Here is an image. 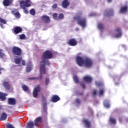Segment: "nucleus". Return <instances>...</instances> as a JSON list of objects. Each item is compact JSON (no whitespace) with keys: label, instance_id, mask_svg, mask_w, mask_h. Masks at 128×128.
<instances>
[{"label":"nucleus","instance_id":"nucleus-1","mask_svg":"<svg viewBox=\"0 0 128 128\" xmlns=\"http://www.w3.org/2000/svg\"><path fill=\"white\" fill-rule=\"evenodd\" d=\"M52 56H54V54H52V52L47 50L44 52L42 55V60L40 62V76L39 78L32 77L28 78V80H42V74H46V66H50V61L48 60L52 58Z\"/></svg>","mask_w":128,"mask_h":128},{"label":"nucleus","instance_id":"nucleus-2","mask_svg":"<svg viewBox=\"0 0 128 128\" xmlns=\"http://www.w3.org/2000/svg\"><path fill=\"white\" fill-rule=\"evenodd\" d=\"M77 64L79 66H82L83 64H84L87 68H90L92 66V60L90 58H87L85 60L82 58L80 56H78L76 58Z\"/></svg>","mask_w":128,"mask_h":128},{"label":"nucleus","instance_id":"nucleus-3","mask_svg":"<svg viewBox=\"0 0 128 128\" xmlns=\"http://www.w3.org/2000/svg\"><path fill=\"white\" fill-rule=\"evenodd\" d=\"M20 6L24 10V14H28V11L26 8H30L32 6L30 0H21L20 2Z\"/></svg>","mask_w":128,"mask_h":128},{"label":"nucleus","instance_id":"nucleus-4","mask_svg":"<svg viewBox=\"0 0 128 128\" xmlns=\"http://www.w3.org/2000/svg\"><path fill=\"white\" fill-rule=\"evenodd\" d=\"M22 52V49L18 47L14 46L12 48V54L14 56H20Z\"/></svg>","mask_w":128,"mask_h":128},{"label":"nucleus","instance_id":"nucleus-5","mask_svg":"<svg viewBox=\"0 0 128 128\" xmlns=\"http://www.w3.org/2000/svg\"><path fill=\"white\" fill-rule=\"evenodd\" d=\"M80 17L77 16L76 17H74V20H78V24H80V26L82 28H86V19H80Z\"/></svg>","mask_w":128,"mask_h":128},{"label":"nucleus","instance_id":"nucleus-6","mask_svg":"<svg viewBox=\"0 0 128 128\" xmlns=\"http://www.w3.org/2000/svg\"><path fill=\"white\" fill-rule=\"evenodd\" d=\"M42 100L43 102V112L46 116H48V105L46 104V98L44 96H42Z\"/></svg>","mask_w":128,"mask_h":128},{"label":"nucleus","instance_id":"nucleus-7","mask_svg":"<svg viewBox=\"0 0 128 128\" xmlns=\"http://www.w3.org/2000/svg\"><path fill=\"white\" fill-rule=\"evenodd\" d=\"M40 92V85L38 84L33 90L32 94L34 98H38V92Z\"/></svg>","mask_w":128,"mask_h":128},{"label":"nucleus","instance_id":"nucleus-8","mask_svg":"<svg viewBox=\"0 0 128 128\" xmlns=\"http://www.w3.org/2000/svg\"><path fill=\"white\" fill-rule=\"evenodd\" d=\"M12 32L14 34H20V32H22V28L20 26H16L12 29Z\"/></svg>","mask_w":128,"mask_h":128},{"label":"nucleus","instance_id":"nucleus-9","mask_svg":"<svg viewBox=\"0 0 128 128\" xmlns=\"http://www.w3.org/2000/svg\"><path fill=\"white\" fill-rule=\"evenodd\" d=\"M40 18L44 22V24H50V18L48 16H42Z\"/></svg>","mask_w":128,"mask_h":128},{"label":"nucleus","instance_id":"nucleus-10","mask_svg":"<svg viewBox=\"0 0 128 128\" xmlns=\"http://www.w3.org/2000/svg\"><path fill=\"white\" fill-rule=\"evenodd\" d=\"M34 126H38V124L42 122V116H38L34 120Z\"/></svg>","mask_w":128,"mask_h":128},{"label":"nucleus","instance_id":"nucleus-11","mask_svg":"<svg viewBox=\"0 0 128 128\" xmlns=\"http://www.w3.org/2000/svg\"><path fill=\"white\" fill-rule=\"evenodd\" d=\"M16 104V99L14 98H8V104H10L11 106H14Z\"/></svg>","mask_w":128,"mask_h":128},{"label":"nucleus","instance_id":"nucleus-12","mask_svg":"<svg viewBox=\"0 0 128 128\" xmlns=\"http://www.w3.org/2000/svg\"><path fill=\"white\" fill-rule=\"evenodd\" d=\"M60 98V96L58 95H54L51 99V100L52 102H58Z\"/></svg>","mask_w":128,"mask_h":128},{"label":"nucleus","instance_id":"nucleus-13","mask_svg":"<svg viewBox=\"0 0 128 128\" xmlns=\"http://www.w3.org/2000/svg\"><path fill=\"white\" fill-rule=\"evenodd\" d=\"M11 4H12V0H4L3 1L4 6H10Z\"/></svg>","mask_w":128,"mask_h":128},{"label":"nucleus","instance_id":"nucleus-14","mask_svg":"<svg viewBox=\"0 0 128 128\" xmlns=\"http://www.w3.org/2000/svg\"><path fill=\"white\" fill-rule=\"evenodd\" d=\"M3 86L6 90H10V83L8 82H3Z\"/></svg>","mask_w":128,"mask_h":128},{"label":"nucleus","instance_id":"nucleus-15","mask_svg":"<svg viewBox=\"0 0 128 128\" xmlns=\"http://www.w3.org/2000/svg\"><path fill=\"white\" fill-rule=\"evenodd\" d=\"M116 38H120L122 36V30H120V28H117L116 31Z\"/></svg>","mask_w":128,"mask_h":128},{"label":"nucleus","instance_id":"nucleus-16","mask_svg":"<svg viewBox=\"0 0 128 128\" xmlns=\"http://www.w3.org/2000/svg\"><path fill=\"white\" fill-rule=\"evenodd\" d=\"M78 42L75 39H71L68 42V44L70 46H76Z\"/></svg>","mask_w":128,"mask_h":128},{"label":"nucleus","instance_id":"nucleus-17","mask_svg":"<svg viewBox=\"0 0 128 128\" xmlns=\"http://www.w3.org/2000/svg\"><path fill=\"white\" fill-rule=\"evenodd\" d=\"M22 60V56H19L14 58V62L16 64H20Z\"/></svg>","mask_w":128,"mask_h":128},{"label":"nucleus","instance_id":"nucleus-18","mask_svg":"<svg viewBox=\"0 0 128 128\" xmlns=\"http://www.w3.org/2000/svg\"><path fill=\"white\" fill-rule=\"evenodd\" d=\"M6 96H8V94L0 92V100L2 102L6 100Z\"/></svg>","mask_w":128,"mask_h":128},{"label":"nucleus","instance_id":"nucleus-19","mask_svg":"<svg viewBox=\"0 0 128 128\" xmlns=\"http://www.w3.org/2000/svg\"><path fill=\"white\" fill-rule=\"evenodd\" d=\"M6 118H8V114H6V113L3 112L0 116V120H6Z\"/></svg>","mask_w":128,"mask_h":128},{"label":"nucleus","instance_id":"nucleus-20","mask_svg":"<svg viewBox=\"0 0 128 128\" xmlns=\"http://www.w3.org/2000/svg\"><path fill=\"white\" fill-rule=\"evenodd\" d=\"M84 80L86 82H90L92 80V77L90 76H86L84 78Z\"/></svg>","mask_w":128,"mask_h":128},{"label":"nucleus","instance_id":"nucleus-21","mask_svg":"<svg viewBox=\"0 0 128 128\" xmlns=\"http://www.w3.org/2000/svg\"><path fill=\"white\" fill-rule=\"evenodd\" d=\"M84 122L85 123L86 126L87 128H90V122L88 121V120L86 119H84L83 120Z\"/></svg>","mask_w":128,"mask_h":128},{"label":"nucleus","instance_id":"nucleus-22","mask_svg":"<svg viewBox=\"0 0 128 128\" xmlns=\"http://www.w3.org/2000/svg\"><path fill=\"white\" fill-rule=\"evenodd\" d=\"M34 123L33 122L30 121L27 124L26 128H34Z\"/></svg>","mask_w":128,"mask_h":128},{"label":"nucleus","instance_id":"nucleus-23","mask_svg":"<svg viewBox=\"0 0 128 128\" xmlns=\"http://www.w3.org/2000/svg\"><path fill=\"white\" fill-rule=\"evenodd\" d=\"M126 10H128V6H125L121 8L120 12H121V14H124Z\"/></svg>","mask_w":128,"mask_h":128},{"label":"nucleus","instance_id":"nucleus-24","mask_svg":"<svg viewBox=\"0 0 128 128\" xmlns=\"http://www.w3.org/2000/svg\"><path fill=\"white\" fill-rule=\"evenodd\" d=\"M3 50L2 49H0V58H4L6 57V54L2 52Z\"/></svg>","mask_w":128,"mask_h":128},{"label":"nucleus","instance_id":"nucleus-25","mask_svg":"<svg viewBox=\"0 0 128 128\" xmlns=\"http://www.w3.org/2000/svg\"><path fill=\"white\" fill-rule=\"evenodd\" d=\"M104 106L105 108H110V104L108 103V100H106L104 102Z\"/></svg>","mask_w":128,"mask_h":128},{"label":"nucleus","instance_id":"nucleus-26","mask_svg":"<svg viewBox=\"0 0 128 128\" xmlns=\"http://www.w3.org/2000/svg\"><path fill=\"white\" fill-rule=\"evenodd\" d=\"M73 80L76 84L78 83V78L76 76H74Z\"/></svg>","mask_w":128,"mask_h":128},{"label":"nucleus","instance_id":"nucleus-27","mask_svg":"<svg viewBox=\"0 0 128 128\" xmlns=\"http://www.w3.org/2000/svg\"><path fill=\"white\" fill-rule=\"evenodd\" d=\"M22 88L24 92H28V87L26 85H22Z\"/></svg>","mask_w":128,"mask_h":128},{"label":"nucleus","instance_id":"nucleus-28","mask_svg":"<svg viewBox=\"0 0 128 128\" xmlns=\"http://www.w3.org/2000/svg\"><path fill=\"white\" fill-rule=\"evenodd\" d=\"M70 6V2L68 0H64V8H66Z\"/></svg>","mask_w":128,"mask_h":128},{"label":"nucleus","instance_id":"nucleus-29","mask_svg":"<svg viewBox=\"0 0 128 128\" xmlns=\"http://www.w3.org/2000/svg\"><path fill=\"white\" fill-rule=\"evenodd\" d=\"M104 24H102L100 23L98 24V28L99 30H104Z\"/></svg>","mask_w":128,"mask_h":128},{"label":"nucleus","instance_id":"nucleus-30","mask_svg":"<svg viewBox=\"0 0 128 128\" xmlns=\"http://www.w3.org/2000/svg\"><path fill=\"white\" fill-rule=\"evenodd\" d=\"M0 23L6 24V21L4 19L2 18V17L0 16Z\"/></svg>","mask_w":128,"mask_h":128},{"label":"nucleus","instance_id":"nucleus-31","mask_svg":"<svg viewBox=\"0 0 128 128\" xmlns=\"http://www.w3.org/2000/svg\"><path fill=\"white\" fill-rule=\"evenodd\" d=\"M53 18H54V20H58V14L54 13L53 14Z\"/></svg>","mask_w":128,"mask_h":128},{"label":"nucleus","instance_id":"nucleus-32","mask_svg":"<svg viewBox=\"0 0 128 128\" xmlns=\"http://www.w3.org/2000/svg\"><path fill=\"white\" fill-rule=\"evenodd\" d=\"M14 16L16 18H20V12H17L16 13H14Z\"/></svg>","mask_w":128,"mask_h":128},{"label":"nucleus","instance_id":"nucleus-33","mask_svg":"<svg viewBox=\"0 0 128 128\" xmlns=\"http://www.w3.org/2000/svg\"><path fill=\"white\" fill-rule=\"evenodd\" d=\"M64 14H60L58 16V20H60L64 19Z\"/></svg>","mask_w":128,"mask_h":128},{"label":"nucleus","instance_id":"nucleus-34","mask_svg":"<svg viewBox=\"0 0 128 128\" xmlns=\"http://www.w3.org/2000/svg\"><path fill=\"white\" fill-rule=\"evenodd\" d=\"M30 14L32 16H34V14H36V11L34 10V9H31L30 10Z\"/></svg>","mask_w":128,"mask_h":128},{"label":"nucleus","instance_id":"nucleus-35","mask_svg":"<svg viewBox=\"0 0 128 128\" xmlns=\"http://www.w3.org/2000/svg\"><path fill=\"white\" fill-rule=\"evenodd\" d=\"M20 40H24L26 38V35L24 34H22L20 36Z\"/></svg>","mask_w":128,"mask_h":128},{"label":"nucleus","instance_id":"nucleus-36","mask_svg":"<svg viewBox=\"0 0 128 128\" xmlns=\"http://www.w3.org/2000/svg\"><path fill=\"white\" fill-rule=\"evenodd\" d=\"M110 122H111L112 124H116V119L110 118Z\"/></svg>","mask_w":128,"mask_h":128},{"label":"nucleus","instance_id":"nucleus-37","mask_svg":"<svg viewBox=\"0 0 128 128\" xmlns=\"http://www.w3.org/2000/svg\"><path fill=\"white\" fill-rule=\"evenodd\" d=\"M45 84L46 86L48 85V84H50V79L48 78H46L45 80Z\"/></svg>","mask_w":128,"mask_h":128},{"label":"nucleus","instance_id":"nucleus-38","mask_svg":"<svg viewBox=\"0 0 128 128\" xmlns=\"http://www.w3.org/2000/svg\"><path fill=\"white\" fill-rule=\"evenodd\" d=\"M32 70V67H30V66L26 67V70L27 72H30Z\"/></svg>","mask_w":128,"mask_h":128},{"label":"nucleus","instance_id":"nucleus-39","mask_svg":"<svg viewBox=\"0 0 128 128\" xmlns=\"http://www.w3.org/2000/svg\"><path fill=\"white\" fill-rule=\"evenodd\" d=\"M96 86H102V82H96Z\"/></svg>","mask_w":128,"mask_h":128},{"label":"nucleus","instance_id":"nucleus-40","mask_svg":"<svg viewBox=\"0 0 128 128\" xmlns=\"http://www.w3.org/2000/svg\"><path fill=\"white\" fill-rule=\"evenodd\" d=\"M104 90L102 89L100 90V96H102V94H104Z\"/></svg>","mask_w":128,"mask_h":128},{"label":"nucleus","instance_id":"nucleus-41","mask_svg":"<svg viewBox=\"0 0 128 128\" xmlns=\"http://www.w3.org/2000/svg\"><path fill=\"white\" fill-rule=\"evenodd\" d=\"M7 128H14V127L12 126V125L10 124H8L7 126Z\"/></svg>","mask_w":128,"mask_h":128},{"label":"nucleus","instance_id":"nucleus-42","mask_svg":"<svg viewBox=\"0 0 128 128\" xmlns=\"http://www.w3.org/2000/svg\"><path fill=\"white\" fill-rule=\"evenodd\" d=\"M58 8V4H55L52 6V8Z\"/></svg>","mask_w":128,"mask_h":128},{"label":"nucleus","instance_id":"nucleus-43","mask_svg":"<svg viewBox=\"0 0 128 128\" xmlns=\"http://www.w3.org/2000/svg\"><path fill=\"white\" fill-rule=\"evenodd\" d=\"M80 86L83 88H86V85L84 83H80Z\"/></svg>","mask_w":128,"mask_h":128},{"label":"nucleus","instance_id":"nucleus-44","mask_svg":"<svg viewBox=\"0 0 128 128\" xmlns=\"http://www.w3.org/2000/svg\"><path fill=\"white\" fill-rule=\"evenodd\" d=\"M22 66H26V61L24 60H22Z\"/></svg>","mask_w":128,"mask_h":128},{"label":"nucleus","instance_id":"nucleus-45","mask_svg":"<svg viewBox=\"0 0 128 128\" xmlns=\"http://www.w3.org/2000/svg\"><path fill=\"white\" fill-rule=\"evenodd\" d=\"M93 96H96V90H94L93 92Z\"/></svg>","mask_w":128,"mask_h":128},{"label":"nucleus","instance_id":"nucleus-46","mask_svg":"<svg viewBox=\"0 0 128 128\" xmlns=\"http://www.w3.org/2000/svg\"><path fill=\"white\" fill-rule=\"evenodd\" d=\"M62 6L64 8V0L62 2Z\"/></svg>","mask_w":128,"mask_h":128},{"label":"nucleus","instance_id":"nucleus-47","mask_svg":"<svg viewBox=\"0 0 128 128\" xmlns=\"http://www.w3.org/2000/svg\"><path fill=\"white\" fill-rule=\"evenodd\" d=\"M76 102L77 104H80V100L78 99H76Z\"/></svg>","mask_w":128,"mask_h":128},{"label":"nucleus","instance_id":"nucleus-48","mask_svg":"<svg viewBox=\"0 0 128 128\" xmlns=\"http://www.w3.org/2000/svg\"><path fill=\"white\" fill-rule=\"evenodd\" d=\"M4 68H0V74H2V72H0V70H4Z\"/></svg>","mask_w":128,"mask_h":128},{"label":"nucleus","instance_id":"nucleus-49","mask_svg":"<svg viewBox=\"0 0 128 128\" xmlns=\"http://www.w3.org/2000/svg\"><path fill=\"white\" fill-rule=\"evenodd\" d=\"M112 2V0H108V2Z\"/></svg>","mask_w":128,"mask_h":128},{"label":"nucleus","instance_id":"nucleus-50","mask_svg":"<svg viewBox=\"0 0 128 128\" xmlns=\"http://www.w3.org/2000/svg\"><path fill=\"white\" fill-rule=\"evenodd\" d=\"M78 30H79L78 28H76V32H78Z\"/></svg>","mask_w":128,"mask_h":128},{"label":"nucleus","instance_id":"nucleus-51","mask_svg":"<svg viewBox=\"0 0 128 128\" xmlns=\"http://www.w3.org/2000/svg\"><path fill=\"white\" fill-rule=\"evenodd\" d=\"M0 26H2V24H0Z\"/></svg>","mask_w":128,"mask_h":128},{"label":"nucleus","instance_id":"nucleus-52","mask_svg":"<svg viewBox=\"0 0 128 128\" xmlns=\"http://www.w3.org/2000/svg\"><path fill=\"white\" fill-rule=\"evenodd\" d=\"M109 16H110V12H109Z\"/></svg>","mask_w":128,"mask_h":128}]
</instances>
